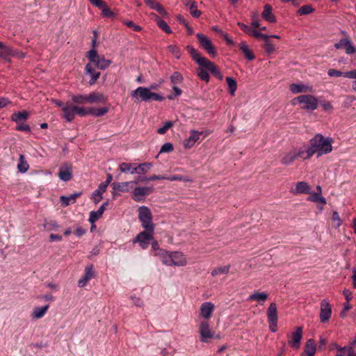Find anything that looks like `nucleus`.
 <instances>
[{
  "label": "nucleus",
  "instance_id": "1",
  "mask_svg": "<svg viewBox=\"0 0 356 356\" xmlns=\"http://www.w3.org/2000/svg\"><path fill=\"white\" fill-rule=\"evenodd\" d=\"M187 50L190 53L193 59L202 67L210 71L214 76L219 79H222L223 76L218 70L217 66L207 58L202 56L192 46H187Z\"/></svg>",
  "mask_w": 356,
  "mask_h": 356
},
{
  "label": "nucleus",
  "instance_id": "2",
  "mask_svg": "<svg viewBox=\"0 0 356 356\" xmlns=\"http://www.w3.org/2000/svg\"><path fill=\"white\" fill-rule=\"evenodd\" d=\"M332 140L330 138H325L321 134H316L310 140V145L317 156L319 157L323 154H328L332 152Z\"/></svg>",
  "mask_w": 356,
  "mask_h": 356
},
{
  "label": "nucleus",
  "instance_id": "3",
  "mask_svg": "<svg viewBox=\"0 0 356 356\" xmlns=\"http://www.w3.org/2000/svg\"><path fill=\"white\" fill-rule=\"evenodd\" d=\"M83 104H84L74 103L72 101L71 102H67L65 106L63 107V118L67 122H72L76 115L81 117L86 116L87 108L83 107L82 106Z\"/></svg>",
  "mask_w": 356,
  "mask_h": 356
},
{
  "label": "nucleus",
  "instance_id": "4",
  "mask_svg": "<svg viewBox=\"0 0 356 356\" xmlns=\"http://www.w3.org/2000/svg\"><path fill=\"white\" fill-rule=\"evenodd\" d=\"M71 100L74 103L78 104H95L98 102L104 103L106 101V97L102 93L92 92L88 95L76 94L72 95Z\"/></svg>",
  "mask_w": 356,
  "mask_h": 356
},
{
  "label": "nucleus",
  "instance_id": "5",
  "mask_svg": "<svg viewBox=\"0 0 356 356\" xmlns=\"http://www.w3.org/2000/svg\"><path fill=\"white\" fill-rule=\"evenodd\" d=\"M163 263L168 266H185L188 260L181 252H166L163 257Z\"/></svg>",
  "mask_w": 356,
  "mask_h": 356
},
{
  "label": "nucleus",
  "instance_id": "6",
  "mask_svg": "<svg viewBox=\"0 0 356 356\" xmlns=\"http://www.w3.org/2000/svg\"><path fill=\"white\" fill-rule=\"evenodd\" d=\"M133 97L141 101L148 102L150 100L162 101L164 97L159 94L151 92L150 88L145 87H138L131 92Z\"/></svg>",
  "mask_w": 356,
  "mask_h": 356
},
{
  "label": "nucleus",
  "instance_id": "7",
  "mask_svg": "<svg viewBox=\"0 0 356 356\" xmlns=\"http://www.w3.org/2000/svg\"><path fill=\"white\" fill-rule=\"evenodd\" d=\"M297 102L302 109L306 111H314L318 107V99L315 96L311 95H302L293 100V104Z\"/></svg>",
  "mask_w": 356,
  "mask_h": 356
},
{
  "label": "nucleus",
  "instance_id": "8",
  "mask_svg": "<svg viewBox=\"0 0 356 356\" xmlns=\"http://www.w3.org/2000/svg\"><path fill=\"white\" fill-rule=\"evenodd\" d=\"M138 218L144 229L150 232H154V225L152 222V213L148 207L142 206L138 209Z\"/></svg>",
  "mask_w": 356,
  "mask_h": 356
},
{
  "label": "nucleus",
  "instance_id": "9",
  "mask_svg": "<svg viewBox=\"0 0 356 356\" xmlns=\"http://www.w3.org/2000/svg\"><path fill=\"white\" fill-rule=\"evenodd\" d=\"M90 63H93L100 70H105L112 63L111 60L106 59L104 56H99L95 49H90L87 54Z\"/></svg>",
  "mask_w": 356,
  "mask_h": 356
},
{
  "label": "nucleus",
  "instance_id": "10",
  "mask_svg": "<svg viewBox=\"0 0 356 356\" xmlns=\"http://www.w3.org/2000/svg\"><path fill=\"white\" fill-rule=\"evenodd\" d=\"M199 333L200 341L207 343L215 337V333L211 330L208 321L202 320L199 324Z\"/></svg>",
  "mask_w": 356,
  "mask_h": 356
},
{
  "label": "nucleus",
  "instance_id": "11",
  "mask_svg": "<svg viewBox=\"0 0 356 356\" xmlns=\"http://www.w3.org/2000/svg\"><path fill=\"white\" fill-rule=\"evenodd\" d=\"M289 345L294 348L298 349L300 346V341L302 338V327H296L294 331L287 335Z\"/></svg>",
  "mask_w": 356,
  "mask_h": 356
},
{
  "label": "nucleus",
  "instance_id": "12",
  "mask_svg": "<svg viewBox=\"0 0 356 356\" xmlns=\"http://www.w3.org/2000/svg\"><path fill=\"white\" fill-rule=\"evenodd\" d=\"M198 42L200 46L205 49L209 54L212 57L216 56V51L213 45L212 44L210 39L202 33H197L196 35Z\"/></svg>",
  "mask_w": 356,
  "mask_h": 356
},
{
  "label": "nucleus",
  "instance_id": "13",
  "mask_svg": "<svg viewBox=\"0 0 356 356\" xmlns=\"http://www.w3.org/2000/svg\"><path fill=\"white\" fill-rule=\"evenodd\" d=\"M337 348L335 356H356V337L349 346L343 348L334 345Z\"/></svg>",
  "mask_w": 356,
  "mask_h": 356
},
{
  "label": "nucleus",
  "instance_id": "14",
  "mask_svg": "<svg viewBox=\"0 0 356 356\" xmlns=\"http://www.w3.org/2000/svg\"><path fill=\"white\" fill-rule=\"evenodd\" d=\"M152 233L148 230L142 232L134 239L133 243H138L143 249H146L149 245V241L154 238Z\"/></svg>",
  "mask_w": 356,
  "mask_h": 356
},
{
  "label": "nucleus",
  "instance_id": "15",
  "mask_svg": "<svg viewBox=\"0 0 356 356\" xmlns=\"http://www.w3.org/2000/svg\"><path fill=\"white\" fill-rule=\"evenodd\" d=\"M334 47L337 49H344L346 53L348 55L356 53V47L348 38L341 39L337 43L334 44Z\"/></svg>",
  "mask_w": 356,
  "mask_h": 356
},
{
  "label": "nucleus",
  "instance_id": "16",
  "mask_svg": "<svg viewBox=\"0 0 356 356\" xmlns=\"http://www.w3.org/2000/svg\"><path fill=\"white\" fill-rule=\"evenodd\" d=\"M215 306L211 302L202 303L200 308V316L203 320L208 321L212 316Z\"/></svg>",
  "mask_w": 356,
  "mask_h": 356
},
{
  "label": "nucleus",
  "instance_id": "17",
  "mask_svg": "<svg viewBox=\"0 0 356 356\" xmlns=\"http://www.w3.org/2000/svg\"><path fill=\"white\" fill-rule=\"evenodd\" d=\"M332 314L331 306L328 301L325 299L323 300L321 302V312H320V319L322 323L327 322Z\"/></svg>",
  "mask_w": 356,
  "mask_h": 356
},
{
  "label": "nucleus",
  "instance_id": "18",
  "mask_svg": "<svg viewBox=\"0 0 356 356\" xmlns=\"http://www.w3.org/2000/svg\"><path fill=\"white\" fill-rule=\"evenodd\" d=\"M312 190L311 186L306 181H298L296 184L295 187L290 189V192L293 195L310 194Z\"/></svg>",
  "mask_w": 356,
  "mask_h": 356
},
{
  "label": "nucleus",
  "instance_id": "19",
  "mask_svg": "<svg viewBox=\"0 0 356 356\" xmlns=\"http://www.w3.org/2000/svg\"><path fill=\"white\" fill-rule=\"evenodd\" d=\"M238 25L239 27L247 34H248L250 36H254L255 38H262V39H266L268 38V35L259 33L258 31L255 29V28H252L250 26H248L245 25L243 23L238 22Z\"/></svg>",
  "mask_w": 356,
  "mask_h": 356
},
{
  "label": "nucleus",
  "instance_id": "20",
  "mask_svg": "<svg viewBox=\"0 0 356 356\" xmlns=\"http://www.w3.org/2000/svg\"><path fill=\"white\" fill-rule=\"evenodd\" d=\"M268 298V293L265 292H259L258 291H255L248 296V300L254 301L257 302L258 305H263Z\"/></svg>",
  "mask_w": 356,
  "mask_h": 356
},
{
  "label": "nucleus",
  "instance_id": "21",
  "mask_svg": "<svg viewBox=\"0 0 356 356\" xmlns=\"http://www.w3.org/2000/svg\"><path fill=\"white\" fill-rule=\"evenodd\" d=\"M95 276V272L92 265L88 266L85 269L84 275L80 278L78 282L79 287H84L88 282Z\"/></svg>",
  "mask_w": 356,
  "mask_h": 356
},
{
  "label": "nucleus",
  "instance_id": "22",
  "mask_svg": "<svg viewBox=\"0 0 356 356\" xmlns=\"http://www.w3.org/2000/svg\"><path fill=\"white\" fill-rule=\"evenodd\" d=\"M202 134V132L195 130H191L190 131L189 137L184 140V141L183 142L184 147L186 149L191 148L195 145V143L199 140L200 136Z\"/></svg>",
  "mask_w": 356,
  "mask_h": 356
},
{
  "label": "nucleus",
  "instance_id": "23",
  "mask_svg": "<svg viewBox=\"0 0 356 356\" xmlns=\"http://www.w3.org/2000/svg\"><path fill=\"white\" fill-rule=\"evenodd\" d=\"M289 90L293 94L313 92L312 86L303 83H292L289 86Z\"/></svg>",
  "mask_w": 356,
  "mask_h": 356
},
{
  "label": "nucleus",
  "instance_id": "24",
  "mask_svg": "<svg viewBox=\"0 0 356 356\" xmlns=\"http://www.w3.org/2000/svg\"><path fill=\"white\" fill-rule=\"evenodd\" d=\"M153 191L151 186L137 187L134 190L133 195L136 201H140L142 197L148 195Z\"/></svg>",
  "mask_w": 356,
  "mask_h": 356
},
{
  "label": "nucleus",
  "instance_id": "25",
  "mask_svg": "<svg viewBox=\"0 0 356 356\" xmlns=\"http://www.w3.org/2000/svg\"><path fill=\"white\" fill-rule=\"evenodd\" d=\"M298 152V159L303 160L309 159L312 155L315 154V150L312 149L311 145L309 146H303L296 149Z\"/></svg>",
  "mask_w": 356,
  "mask_h": 356
},
{
  "label": "nucleus",
  "instance_id": "26",
  "mask_svg": "<svg viewBox=\"0 0 356 356\" xmlns=\"http://www.w3.org/2000/svg\"><path fill=\"white\" fill-rule=\"evenodd\" d=\"M134 184V181H126L122 183L113 182L112 186L115 193L127 192L129 191L130 188H132Z\"/></svg>",
  "mask_w": 356,
  "mask_h": 356
},
{
  "label": "nucleus",
  "instance_id": "27",
  "mask_svg": "<svg viewBox=\"0 0 356 356\" xmlns=\"http://www.w3.org/2000/svg\"><path fill=\"white\" fill-rule=\"evenodd\" d=\"M86 72L90 76L89 84L90 86L95 84L100 76V72H97L90 63L86 65Z\"/></svg>",
  "mask_w": 356,
  "mask_h": 356
},
{
  "label": "nucleus",
  "instance_id": "28",
  "mask_svg": "<svg viewBox=\"0 0 356 356\" xmlns=\"http://www.w3.org/2000/svg\"><path fill=\"white\" fill-rule=\"evenodd\" d=\"M297 159H298V152L294 149L286 154L281 161L284 165H290Z\"/></svg>",
  "mask_w": 356,
  "mask_h": 356
},
{
  "label": "nucleus",
  "instance_id": "29",
  "mask_svg": "<svg viewBox=\"0 0 356 356\" xmlns=\"http://www.w3.org/2000/svg\"><path fill=\"white\" fill-rule=\"evenodd\" d=\"M15 49L6 46L4 43L3 44V47H0V58L5 60H8L12 56H15Z\"/></svg>",
  "mask_w": 356,
  "mask_h": 356
},
{
  "label": "nucleus",
  "instance_id": "30",
  "mask_svg": "<svg viewBox=\"0 0 356 356\" xmlns=\"http://www.w3.org/2000/svg\"><path fill=\"white\" fill-rule=\"evenodd\" d=\"M264 11L261 14L262 17L266 21L274 23L276 22L275 15L272 13V7L269 4H266L264 8Z\"/></svg>",
  "mask_w": 356,
  "mask_h": 356
},
{
  "label": "nucleus",
  "instance_id": "31",
  "mask_svg": "<svg viewBox=\"0 0 356 356\" xmlns=\"http://www.w3.org/2000/svg\"><path fill=\"white\" fill-rule=\"evenodd\" d=\"M152 168V164L150 163H143L138 166L135 165L134 174H137L138 176H143L148 172Z\"/></svg>",
  "mask_w": 356,
  "mask_h": 356
},
{
  "label": "nucleus",
  "instance_id": "32",
  "mask_svg": "<svg viewBox=\"0 0 356 356\" xmlns=\"http://www.w3.org/2000/svg\"><path fill=\"white\" fill-rule=\"evenodd\" d=\"M316 350V345L314 339H309L307 341L305 347V353L308 356H314Z\"/></svg>",
  "mask_w": 356,
  "mask_h": 356
},
{
  "label": "nucleus",
  "instance_id": "33",
  "mask_svg": "<svg viewBox=\"0 0 356 356\" xmlns=\"http://www.w3.org/2000/svg\"><path fill=\"white\" fill-rule=\"evenodd\" d=\"M309 196L307 197L308 201H311L315 203H321L322 206L326 204L325 199L320 194V193H312L310 191Z\"/></svg>",
  "mask_w": 356,
  "mask_h": 356
},
{
  "label": "nucleus",
  "instance_id": "34",
  "mask_svg": "<svg viewBox=\"0 0 356 356\" xmlns=\"http://www.w3.org/2000/svg\"><path fill=\"white\" fill-rule=\"evenodd\" d=\"M48 308L49 305H45L42 307H35L31 313V317L34 319L42 318L47 312Z\"/></svg>",
  "mask_w": 356,
  "mask_h": 356
},
{
  "label": "nucleus",
  "instance_id": "35",
  "mask_svg": "<svg viewBox=\"0 0 356 356\" xmlns=\"http://www.w3.org/2000/svg\"><path fill=\"white\" fill-rule=\"evenodd\" d=\"M108 111V108L106 107H103L100 108H95L92 107L87 108V115H92L95 117L102 116L107 113Z\"/></svg>",
  "mask_w": 356,
  "mask_h": 356
},
{
  "label": "nucleus",
  "instance_id": "36",
  "mask_svg": "<svg viewBox=\"0 0 356 356\" xmlns=\"http://www.w3.org/2000/svg\"><path fill=\"white\" fill-rule=\"evenodd\" d=\"M81 193H76L69 196H61L60 197V202L64 207L70 205L71 203H74L76 199L80 196Z\"/></svg>",
  "mask_w": 356,
  "mask_h": 356
},
{
  "label": "nucleus",
  "instance_id": "37",
  "mask_svg": "<svg viewBox=\"0 0 356 356\" xmlns=\"http://www.w3.org/2000/svg\"><path fill=\"white\" fill-rule=\"evenodd\" d=\"M268 321L277 320V305L275 302H271L267 309Z\"/></svg>",
  "mask_w": 356,
  "mask_h": 356
},
{
  "label": "nucleus",
  "instance_id": "38",
  "mask_svg": "<svg viewBox=\"0 0 356 356\" xmlns=\"http://www.w3.org/2000/svg\"><path fill=\"white\" fill-rule=\"evenodd\" d=\"M186 6L188 7L190 13L193 17H199L201 15V11L197 9L195 1L188 0Z\"/></svg>",
  "mask_w": 356,
  "mask_h": 356
},
{
  "label": "nucleus",
  "instance_id": "39",
  "mask_svg": "<svg viewBox=\"0 0 356 356\" xmlns=\"http://www.w3.org/2000/svg\"><path fill=\"white\" fill-rule=\"evenodd\" d=\"M229 269H230L229 265L216 267L212 270L211 275L213 277H217L220 275H227L229 273Z\"/></svg>",
  "mask_w": 356,
  "mask_h": 356
},
{
  "label": "nucleus",
  "instance_id": "40",
  "mask_svg": "<svg viewBox=\"0 0 356 356\" xmlns=\"http://www.w3.org/2000/svg\"><path fill=\"white\" fill-rule=\"evenodd\" d=\"M72 176V167L70 165H64L60 167L58 172L59 178H70Z\"/></svg>",
  "mask_w": 356,
  "mask_h": 356
},
{
  "label": "nucleus",
  "instance_id": "41",
  "mask_svg": "<svg viewBox=\"0 0 356 356\" xmlns=\"http://www.w3.org/2000/svg\"><path fill=\"white\" fill-rule=\"evenodd\" d=\"M104 211V207H100L99 209L96 211H91L90 213L89 216V222L91 223H95L99 218H100Z\"/></svg>",
  "mask_w": 356,
  "mask_h": 356
},
{
  "label": "nucleus",
  "instance_id": "42",
  "mask_svg": "<svg viewBox=\"0 0 356 356\" xmlns=\"http://www.w3.org/2000/svg\"><path fill=\"white\" fill-rule=\"evenodd\" d=\"M239 47L244 54L245 58L250 60H252L254 58V55L252 52V51L248 48V46L244 42H242L239 44Z\"/></svg>",
  "mask_w": 356,
  "mask_h": 356
},
{
  "label": "nucleus",
  "instance_id": "43",
  "mask_svg": "<svg viewBox=\"0 0 356 356\" xmlns=\"http://www.w3.org/2000/svg\"><path fill=\"white\" fill-rule=\"evenodd\" d=\"M29 168L25 156L23 154L19 155V163L17 164V169L21 172H26Z\"/></svg>",
  "mask_w": 356,
  "mask_h": 356
},
{
  "label": "nucleus",
  "instance_id": "44",
  "mask_svg": "<svg viewBox=\"0 0 356 356\" xmlns=\"http://www.w3.org/2000/svg\"><path fill=\"white\" fill-rule=\"evenodd\" d=\"M28 117L29 113L26 111H23L22 112L14 113L11 116V119L13 121L19 122L22 120H26Z\"/></svg>",
  "mask_w": 356,
  "mask_h": 356
},
{
  "label": "nucleus",
  "instance_id": "45",
  "mask_svg": "<svg viewBox=\"0 0 356 356\" xmlns=\"http://www.w3.org/2000/svg\"><path fill=\"white\" fill-rule=\"evenodd\" d=\"M226 81L228 85L229 91L232 96H234L235 95V92L237 89V83L234 79L227 76L226 78Z\"/></svg>",
  "mask_w": 356,
  "mask_h": 356
},
{
  "label": "nucleus",
  "instance_id": "46",
  "mask_svg": "<svg viewBox=\"0 0 356 356\" xmlns=\"http://www.w3.org/2000/svg\"><path fill=\"white\" fill-rule=\"evenodd\" d=\"M120 170L122 172L134 174L135 165L127 163H122L120 165Z\"/></svg>",
  "mask_w": 356,
  "mask_h": 356
},
{
  "label": "nucleus",
  "instance_id": "47",
  "mask_svg": "<svg viewBox=\"0 0 356 356\" xmlns=\"http://www.w3.org/2000/svg\"><path fill=\"white\" fill-rule=\"evenodd\" d=\"M183 81L182 75L178 72H175L170 76V81L172 85H177L178 83H181Z\"/></svg>",
  "mask_w": 356,
  "mask_h": 356
},
{
  "label": "nucleus",
  "instance_id": "48",
  "mask_svg": "<svg viewBox=\"0 0 356 356\" xmlns=\"http://www.w3.org/2000/svg\"><path fill=\"white\" fill-rule=\"evenodd\" d=\"M332 220L333 222V227L334 228H339L342 224V220L337 211H334L332 213Z\"/></svg>",
  "mask_w": 356,
  "mask_h": 356
},
{
  "label": "nucleus",
  "instance_id": "49",
  "mask_svg": "<svg viewBox=\"0 0 356 356\" xmlns=\"http://www.w3.org/2000/svg\"><path fill=\"white\" fill-rule=\"evenodd\" d=\"M102 9V14L103 16L106 17H115L114 13L108 7V6L104 3L102 7L99 8Z\"/></svg>",
  "mask_w": 356,
  "mask_h": 356
},
{
  "label": "nucleus",
  "instance_id": "50",
  "mask_svg": "<svg viewBox=\"0 0 356 356\" xmlns=\"http://www.w3.org/2000/svg\"><path fill=\"white\" fill-rule=\"evenodd\" d=\"M197 76L201 80L205 81L206 82H209L210 79L209 73L202 67L197 70Z\"/></svg>",
  "mask_w": 356,
  "mask_h": 356
},
{
  "label": "nucleus",
  "instance_id": "51",
  "mask_svg": "<svg viewBox=\"0 0 356 356\" xmlns=\"http://www.w3.org/2000/svg\"><path fill=\"white\" fill-rule=\"evenodd\" d=\"M156 22H157V25L162 29L163 30L165 33H170L172 32L170 28L169 27V26L168 25V24L159 19V18H156Z\"/></svg>",
  "mask_w": 356,
  "mask_h": 356
},
{
  "label": "nucleus",
  "instance_id": "52",
  "mask_svg": "<svg viewBox=\"0 0 356 356\" xmlns=\"http://www.w3.org/2000/svg\"><path fill=\"white\" fill-rule=\"evenodd\" d=\"M314 8L309 5H305L302 6L298 10V13L300 15H307L313 13Z\"/></svg>",
  "mask_w": 356,
  "mask_h": 356
},
{
  "label": "nucleus",
  "instance_id": "53",
  "mask_svg": "<svg viewBox=\"0 0 356 356\" xmlns=\"http://www.w3.org/2000/svg\"><path fill=\"white\" fill-rule=\"evenodd\" d=\"M265 40V44L264 45V47L266 50V51L270 54H273L275 50V46L271 43V42L268 40V38L264 39Z\"/></svg>",
  "mask_w": 356,
  "mask_h": 356
},
{
  "label": "nucleus",
  "instance_id": "54",
  "mask_svg": "<svg viewBox=\"0 0 356 356\" xmlns=\"http://www.w3.org/2000/svg\"><path fill=\"white\" fill-rule=\"evenodd\" d=\"M173 126V123L171 121L165 122L162 127H160L157 130V133L159 134H164L167 131Z\"/></svg>",
  "mask_w": 356,
  "mask_h": 356
},
{
  "label": "nucleus",
  "instance_id": "55",
  "mask_svg": "<svg viewBox=\"0 0 356 356\" xmlns=\"http://www.w3.org/2000/svg\"><path fill=\"white\" fill-rule=\"evenodd\" d=\"M168 49L171 52L176 58H180V51L179 48L175 45H170L168 47Z\"/></svg>",
  "mask_w": 356,
  "mask_h": 356
},
{
  "label": "nucleus",
  "instance_id": "56",
  "mask_svg": "<svg viewBox=\"0 0 356 356\" xmlns=\"http://www.w3.org/2000/svg\"><path fill=\"white\" fill-rule=\"evenodd\" d=\"M173 150V145L170 143H166L163 144L160 149L159 153H165V152H170Z\"/></svg>",
  "mask_w": 356,
  "mask_h": 356
},
{
  "label": "nucleus",
  "instance_id": "57",
  "mask_svg": "<svg viewBox=\"0 0 356 356\" xmlns=\"http://www.w3.org/2000/svg\"><path fill=\"white\" fill-rule=\"evenodd\" d=\"M123 24L132 29L134 31H140L142 28L140 26L136 25L132 21L124 20Z\"/></svg>",
  "mask_w": 356,
  "mask_h": 356
},
{
  "label": "nucleus",
  "instance_id": "58",
  "mask_svg": "<svg viewBox=\"0 0 356 356\" xmlns=\"http://www.w3.org/2000/svg\"><path fill=\"white\" fill-rule=\"evenodd\" d=\"M323 111L331 113L333 111V106L329 101H325L321 103Z\"/></svg>",
  "mask_w": 356,
  "mask_h": 356
},
{
  "label": "nucleus",
  "instance_id": "59",
  "mask_svg": "<svg viewBox=\"0 0 356 356\" xmlns=\"http://www.w3.org/2000/svg\"><path fill=\"white\" fill-rule=\"evenodd\" d=\"M130 299L132 301V303L136 307H140L143 305V301L139 297L131 296Z\"/></svg>",
  "mask_w": 356,
  "mask_h": 356
},
{
  "label": "nucleus",
  "instance_id": "60",
  "mask_svg": "<svg viewBox=\"0 0 356 356\" xmlns=\"http://www.w3.org/2000/svg\"><path fill=\"white\" fill-rule=\"evenodd\" d=\"M172 90L174 95H168V98L169 99H174L175 97L179 96L182 92L180 88L176 86V85H172Z\"/></svg>",
  "mask_w": 356,
  "mask_h": 356
},
{
  "label": "nucleus",
  "instance_id": "61",
  "mask_svg": "<svg viewBox=\"0 0 356 356\" xmlns=\"http://www.w3.org/2000/svg\"><path fill=\"white\" fill-rule=\"evenodd\" d=\"M152 9L156 10L158 13H159L161 15L163 16H168L167 12L165 10L163 7L158 2L154 5V6Z\"/></svg>",
  "mask_w": 356,
  "mask_h": 356
},
{
  "label": "nucleus",
  "instance_id": "62",
  "mask_svg": "<svg viewBox=\"0 0 356 356\" xmlns=\"http://www.w3.org/2000/svg\"><path fill=\"white\" fill-rule=\"evenodd\" d=\"M91 198L93 202L97 204L102 199V193L99 192L97 190H95L92 193Z\"/></svg>",
  "mask_w": 356,
  "mask_h": 356
},
{
  "label": "nucleus",
  "instance_id": "63",
  "mask_svg": "<svg viewBox=\"0 0 356 356\" xmlns=\"http://www.w3.org/2000/svg\"><path fill=\"white\" fill-rule=\"evenodd\" d=\"M330 76H343L344 72L337 70L335 69H330L327 72Z\"/></svg>",
  "mask_w": 356,
  "mask_h": 356
},
{
  "label": "nucleus",
  "instance_id": "64",
  "mask_svg": "<svg viewBox=\"0 0 356 356\" xmlns=\"http://www.w3.org/2000/svg\"><path fill=\"white\" fill-rule=\"evenodd\" d=\"M44 227L48 230L56 229L58 227V225L56 222L51 221L49 222L44 223Z\"/></svg>",
  "mask_w": 356,
  "mask_h": 356
}]
</instances>
